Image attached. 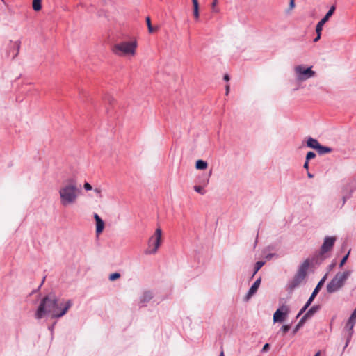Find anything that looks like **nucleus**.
Here are the masks:
<instances>
[{
	"label": "nucleus",
	"instance_id": "1",
	"mask_svg": "<svg viewBox=\"0 0 356 356\" xmlns=\"http://www.w3.org/2000/svg\"><path fill=\"white\" fill-rule=\"evenodd\" d=\"M72 305L70 300H61L50 293L42 300L35 312V318L40 319L47 314H51L52 318H60L67 313Z\"/></svg>",
	"mask_w": 356,
	"mask_h": 356
},
{
	"label": "nucleus",
	"instance_id": "2",
	"mask_svg": "<svg viewBox=\"0 0 356 356\" xmlns=\"http://www.w3.org/2000/svg\"><path fill=\"white\" fill-rule=\"evenodd\" d=\"M81 190L77 181L74 179L65 180L58 189L60 205L66 207L74 204Z\"/></svg>",
	"mask_w": 356,
	"mask_h": 356
},
{
	"label": "nucleus",
	"instance_id": "3",
	"mask_svg": "<svg viewBox=\"0 0 356 356\" xmlns=\"http://www.w3.org/2000/svg\"><path fill=\"white\" fill-rule=\"evenodd\" d=\"M137 46L136 40L121 42L113 46L112 51L114 54L120 56H134Z\"/></svg>",
	"mask_w": 356,
	"mask_h": 356
},
{
	"label": "nucleus",
	"instance_id": "4",
	"mask_svg": "<svg viewBox=\"0 0 356 356\" xmlns=\"http://www.w3.org/2000/svg\"><path fill=\"white\" fill-rule=\"evenodd\" d=\"M350 275V271L343 273H337L333 279L327 284V291L332 293L341 289L345 284L346 281Z\"/></svg>",
	"mask_w": 356,
	"mask_h": 356
},
{
	"label": "nucleus",
	"instance_id": "5",
	"mask_svg": "<svg viewBox=\"0 0 356 356\" xmlns=\"http://www.w3.org/2000/svg\"><path fill=\"white\" fill-rule=\"evenodd\" d=\"M309 266V261L308 259L305 260L299 268L297 273L293 277V280L289 284V289L291 291L298 287L305 279L307 271Z\"/></svg>",
	"mask_w": 356,
	"mask_h": 356
},
{
	"label": "nucleus",
	"instance_id": "6",
	"mask_svg": "<svg viewBox=\"0 0 356 356\" xmlns=\"http://www.w3.org/2000/svg\"><path fill=\"white\" fill-rule=\"evenodd\" d=\"M162 243V230L158 227L154 234L149 238L148 248L145 251L146 254H154L157 252Z\"/></svg>",
	"mask_w": 356,
	"mask_h": 356
},
{
	"label": "nucleus",
	"instance_id": "7",
	"mask_svg": "<svg viewBox=\"0 0 356 356\" xmlns=\"http://www.w3.org/2000/svg\"><path fill=\"white\" fill-rule=\"evenodd\" d=\"M294 73L296 79L298 81H305L307 79L314 77L316 72L312 70V67H306L303 65H299L294 67Z\"/></svg>",
	"mask_w": 356,
	"mask_h": 356
},
{
	"label": "nucleus",
	"instance_id": "8",
	"mask_svg": "<svg viewBox=\"0 0 356 356\" xmlns=\"http://www.w3.org/2000/svg\"><path fill=\"white\" fill-rule=\"evenodd\" d=\"M289 311V307L287 305H282L274 313L273 321L275 323H282L286 318Z\"/></svg>",
	"mask_w": 356,
	"mask_h": 356
},
{
	"label": "nucleus",
	"instance_id": "9",
	"mask_svg": "<svg viewBox=\"0 0 356 356\" xmlns=\"http://www.w3.org/2000/svg\"><path fill=\"white\" fill-rule=\"evenodd\" d=\"M336 237L334 236L325 237L321 248V254H324L325 253L330 251L334 245Z\"/></svg>",
	"mask_w": 356,
	"mask_h": 356
},
{
	"label": "nucleus",
	"instance_id": "10",
	"mask_svg": "<svg viewBox=\"0 0 356 356\" xmlns=\"http://www.w3.org/2000/svg\"><path fill=\"white\" fill-rule=\"evenodd\" d=\"M355 323H356V318H353V316H350V318L348 319V321L346 325V327H345L348 332V339H347L348 341H349V340L352 337V335L353 333V327L355 326Z\"/></svg>",
	"mask_w": 356,
	"mask_h": 356
},
{
	"label": "nucleus",
	"instance_id": "11",
	"mask_svg": "<svg viewBox=\"0 0 356 356\" xmlns=\"http://www.w3.org/2000/svg\"><path fill=\"white\" fill-rule=\"evenodd\" d=\"M153 298L152 292L150 291H145L139 298V303L142 305H145L149 302Z\"/></svg>",
	"mask_w": 356,
	"mask_h": 356
},
{
	"label": "nucleus",
	"instance_id": "12",
	"mask_svg": "<svg viewBox=\"0 0 356 356\" xmlns=\"http://www.w3.org/2000/svg\"><path fill=\"white\" fill-rule=\"evenodd\" d=\"M94 218L96 221V232L97 234H100L104 229V222L97 213L94 215Z\"/></svg>",
	"mask_w": 356,
	"mask_h": 356
},
{
	"label": "nucleus",
	"instance_id": "13",
	"mask_svg": "<svg viewBox=\"0 0 356 356\" xmlns=\"http://www.w3.org/2000/svg\"><path fill=\"white\" fill-rule=\"evenodd\" d=\"M261 283V278L257 279L254 283L252 284V286L250 287L248 294H247V298H250L252 295H254L256 291H257L259 285Z\"/></svg>",
	"mask_w": 356,
	"mask_h": 356
},
{
	"label": "nucleus",
	"instance_id": "14",
	"mask_svg": "<svg viewBox=\"0 0 356 356\" xmlns=\"http://www.w3.org/2000/svg\"><path fill=\"white\" fill-rule=\"evenodd\" d=\"M325 277H324L319 282L318 284H317V286H316V288L314 289V291L312 292L311 296L309 297V301H311L312 302H313L314 299L315 298V297L316 296V295L318 294L321 286L323 284L324 282H325Z\"/></svg>",
	"mask_w": 356,
	"mask_h": 356
},
{
	"label": "nucleus",
	"instance_id": "15",
	"mask_svg": "<svg viewBox=\"0 0 356 356\" xmlns=\"http://www.w3.org/2000/svg\"><path fill=\"white\" fill-rule=\"evenodd\" d=\"M307 145L309 147H311V148H313V149H315L317 150L320 145V143H318V141L316 139H314V138L310 137L307 139Z\"/></svg>",
	"mask_w": 356,
	"mask_h": 356
},
{
	"label": "nucleus",
	"instance_id": "16",
	"mask_svg": "<svg viewBox=\"0 0 356 356\" xmlns=\"http://www.w3.org/2000/svg\"><path fill=\"white\" fill-rule=\"evenodd\" d=\"M335 9V6H332L329 10V11L327 13V14L325 15V17L320 22L323 24H325L329 20L330 17L333 15Z\"/></svg>",
	"mask_w": 356,
	"mask_h": 356
},
{
	"label": "nucleus",
	"instance_id": "17",
	"mask_svg": "<svg viewBox=\"0 0 356 356\" xmlns=\"http://www.w3.org/2000/svg\"><path fill=\"white\" fill-rule=\"evenodd\" d=\"M207 165V163L203 160H197L195 163V168L197 170H205Z\"/></svg>",
	"mask_w": 356,
	"mask_h": 356
},
{
	"label": "nucleus",
	"instance_id": "18",
	"mask_svg": "<svg viewBox=\"0 0 356 356\" xmlns=\"http://www.w3.org/2000/svg\"><path fill=\"white\" fill-rule=\"evenodd\" d=\"M332 148L330 147H325V146H323L320 144L317 151L320 154H327V153H330L332 152Z\"/></svg>",
	"mask_w": 356,
	"mask_h": 356
},
{
	"label": "nucleus",
	"instance_id": "19",
	"mask_svg": "<svg viewBox=\"0 0 356 356\" xmlns=\"http://www.w3.org/2000/svg\"><path fill=\"white\" fill-rule=\"evenodd\" d=\"M32 7L35 11H40L42 9V0H33Z\"/></svg>",
	"mask_w": 356,
	"mask_h": 356
},
{
	"label": "nucleus",
	"instance_id": "20",
	"mask_svg": "<svg viewBox=\"0 0 356 356\" xmlns=\"http://www.w3.org/2000/svg\"><path fill=\"white\" fill-rule=\"evenodd\" d=\"M146 23H147V28H148V31L149 33H152L155 31H157V28H154L152 26V24H151V19L149 17H146Z\"/></svg>",
	"mask_w": 356,
	"mask_h": 356
},
{
	"label": "nucleus",
	"instance_id": "21",
	"mask_svg": "<svg viewBox=\"0 0 356 356\" xmlns=\"http://www.w3.org/2000/svg\"><path fill=\"white\" fill-rule=\"evenodd\" d=\"M307 319L303 316L293 330V334H296L298 330L302 326Z\"/></svg>",
	"mask_w": 356,
	"mask_h": 356
},
{
	"label": "nucleus",
	"instance_id": "22",
	"mask_svg": "<svg viewBox=\"0 0 356 356\" xmlns=\"http://www.w3.org/2000/svg\"><path fill=\"white\" fill-rule=\"evenodd\" d=\"M318 309V307H312L310 308L306 314L303 316L306 319L312 316Z\"/></svg>",
	"mask_w": 356,
	"mask_h": 356
},
{
	"label": "nucleus",
	"instance_id": "23",
	"mask_svg": "<svg viewBox=\"0 0 356 356\" xmlns=\"http://www.w3.org/2000/svg\"><path fill=\"white\" fill-rule=\"evenodd\" d=\"M311 304H312V302L309 300H307V302H306L305 306L300 309V311L298 314L297 318H298L300 315H302L306 311V309L309 307V305Z\"/></svg>",
	"mask_w": 356,
	"mask_h": 356
},
{
	"label": "nucleus",
	"instance_id": "24",
	"mask_svg": "<svg viewBox=\"0 0 356 356\" xmlns=\"http://www.w3.org/2000/svg\"><path fill=\"white\" fill-rule=\"evenodd\" d=\"M194 190L201 194V195H204L205 193V190L204 189L203 186H194Z\"/></svg>",
	"mask_w": 356,
	"mask_h": 356
},
{
	"label": "nucleus",
	"instance_id": "25",
	"mask_svg": "<svg viewBox=\"0 0 356 356\" xmlns=\"http://www.w3.org/2000/svg\"><path fill=\"white\" fill-rule=\"evenodd\" d=\"M325 24L319 22L316 26V34H321V31H322V29H323V26Z\"/></svg>",
	"mask_w": 356,
	"mask_h": 356
},
{
	"label": "nucleus",
	"instance_id": "26",
	"mask_svg": "<svg viewBox=\"0 0 356 356\" xmlns=\"http://www.w3.org/2000/svg\"><path fill=\"white\" fill-rule=\"evenodd\" d=\"M264 262H263V261H257L256 263L254 275L258 272V270L264 266Z\"/></svg>",
	"mask_w": 356,
	"mask_h": 356
},
{
	"label": "nucleus",
	"instance_id": "27",
	"mask_svg": "<svg viewBox=\"0 0 356 356\" xmlns=\"http://www.w3.org/2000/svg\"><path fill=\"white\" fill-rule=\"evenodd\" d=\"M120 277V274L118 273H114L109 275V280L111 281H115V280Z\"/></svg>",
	"mask_w": 356,
	"mask_h": 356
},
{
	"label": "nucleus",
	"instance_id": "28",
	"mask_svg": "<svg viewBox=\"0 0 356 356\" xmlns=\"http://www.w3.org/2000/svg\"><path fill=\"white\" fill-rule=\"evenodd\" d=\"M291 328L290 325H284L282 327L280 331L282 333V335H284Z\"/></svg>",
	"mask_w": 356,
	"mask_h": 356
},
{
	"label": "nucleus",
	"instance_id": "29",
	"mask_svg": "<svg viewBox=\"0 0 356 356\" xmlns=\"http://www.w3.org/2000/svg\"><path fill=\"white\" fill-rule=\"evenodd\" d=\"M217 4H218V0H213L211 3V8H212L213 12H214V13L219 12V9L216 7Z\"/></svg>",
	"mask_w": 356,
	"mask_h": 356
},
{
	"label": "nucleus",
	"instance_id": "30",
	"mask_svg": "<svg viewBox=\"0 0 356 356\" xmlns=\"http://www.w3.org/2000/svg\"><path fill=\"white\" fill-rule=\"evenodd\" d=\"M316 156V154L313 152H309L306 155V160L309 161L312 159H314Z\"/></svg>",
	"mask_w": 356,
	"mask_h": 356
},
{
	"label": "nucleus",
	"instance_id": "31",
	"mask_svg": "<svg viewBox=\"0 0 356 356\" xmlns=\"http://www.w3.org/2000/svg\"><path fill=\"white\" fill-rule=\"evenodd\" d=\"M193 17H194L196 21H198L199 17H200L199 10L193 9Z\"/></svg>",
	"mask_w": 356,
	"mask_h": 356
},
{
	"label": "nucleus",
	"instance_id": "32",
	"mask_svg": "<svg viewBox=\"0 0 356 356\" xmlns=\"http://www.w3.org/2000/svg\"><path fill=\"white\" fill-rule=\"evenodd\" d=\"M193 9L199 10L198 0H192Z\"/></svg>",
	"mask_w": 356,
	"mask_h": 356
},
{
	"label": "nucleus",
	"instance_id": "33",
	"mask_svg": "<svg viewBox=\"0 0 356 356\" xmlns=\"http://www.w3.org/2000/svg\"><path fill=\"white\" fill-rule=\"evenodd\" d=\"M349 253H348L346 256L343 257V258L341 259L340 262V266H343L344 264L346 263V260L348 259Z\"/></svg>",
	"mask_w": 356,
	"mask_h": 356
},
{
	"label": "nucleus",
	"instance_id": "34",
	"mask_svg": "<svg viewBox=\"0 0 356 356\" xmlns=\"http://www.w3.org/2000/svg\"><path fill=\"white\" fill-rule=\"evenodd\" d=\"M83 187L86 190V191H90V190H92V186L88 183V182H86L83 185Z\"/></svg>",
	"mask_w": 356,
	"mask_h": 356
},
{
	"label": "nucleus",
	"instance_id": "35",
	"mask_svg": "<svg viewBox=\"0 0 356 356\" xmlns=\"http://www.w3.org/2000/svg\"><path fill=\"white\" fill-rule=\"evenodd\" d=\"M294 7H295L294 0H291L290 3H289V10L293 9Z\"/></svg>",
	"mask_w": 356,
	"mask_h": 356
},
{
	"label": "nucleus",
	"instance_id": "36",
	"mask_svg": "<svg viewBox=\"0 0 356 356\" xmlns=\"http://www.w3.org/2000/svg\"><path fill=\"white\" fill-rule=\"evenodd\" d=\"M269 347H270L269 344H268V343H266V344L264 346L263 348H262V351H263V352H266V351H268V349H269Z\"/></svg>",
	"mask_w": 356,
	"mask_h": 356
},
{
	"label": "nucleus",
	"instance_id": "37",
	"mask_svg": "<svg viewBox=\"0 0 356 356\" xmlns=\"http://www.w3.org/2000/svg\"><path fill=\"white\" fill-rule=\"evenodd\" d=\"M107 100L108 103L111 104L112 101L113 100V98L112 97L108 96L105 97V100Z\"/></svg>",
	"mask_w": 356,
	"mask_h": 356
},
{
	"label": "nucleus",
	"instance_id": "38",
	"mask_svg": "<svg viewBox=\"0 0 356 356\" xmlns=\"http://www.w3.org/2000/svg\"><path fill=\"white\" fill-rule=\"evenodd\" d=\"M304 168L306 169V170H308L309 168V161H305V163H304V165H303Z\"/></svg>",
	"mask_w": 356,
	"mask_h": 356
},
{
	"label": "nucleus",
	"instance_id": "39",
	"mask_svg": "<svg viewBox=\"0 0 356 356\" xmlns=\"http://www.w3.org/2000/svg\"><path fill=\"white\" fill-rule=\"evenodd\" d=\"M316 37L314 39V42H316L317 41H318L321 38V34H316Z\"/></svg>",
	"mask_w": 356,
	"mask_h": 356
},
{
	"label": "nucleus",
	"instance_id": "40",
	"mask_svg": "<svg viewBox=\"0 0 356 356\" xmlns=\"http://www.w3.org/2000/svg\"><path fill=\"white\" fill-rule=\"evenodd\" d=\"M224 80L228 81L229 80V76L228 74H225L224 76Z\"/></svg>",
	"mask_w": 356,
	"mask_h": 356
},
{
	"label": "nucleus",
	"instance_id": "41",
	"mask_svg": "<svg viewBox=\"0 0 356 356\" xmlns=\"http://www.w3.org/2000/svg\"><path fill=\"white\" fill-rule=\"evenodd\" d=\"M229 91V85H227V86H226V95H228Z\"/></svg>",
	"mask_w": 356,
	"mask_h": 356
},
{
	"label": "nucleus",
	"instance_id": "42",
	"mask_svg": "<svg viewBox=\"0 0 356 356\" xmlns=\"http://www.w3.org/2000/svg\"><path fill=\"white\" fill-rule=\"evenodd\" d=\"M95 192L97 193H101V189L99 188H96L95 189Z\"/></svg>",
	"mask_w": 356,
	"mask_h": 356
},
{
	"label": "nucleus",
	"instance_id": "43",
	"mask_svg": "<svg viewBox=\"0 0 356 356\" xmlns=\"http://www.w3.org/2000/svg\"><path fill=\"white\" fill-rule=\"evenodd\" d=\"M307 176L309 178H313L314 177V175L312 174H311L310 172H307Z\"/></svg>",
	"mask_w": 356,
	"mask_h": 356
},
{
	"label": "nucleus",
	"instance_id": "44",
	"mask_svg": "<svg viewBox=\"0 0 356 356\" xmlns=\"http://www.w3.org/2000/svg\"><path fill=\"white\" fill-rule=\"evenodd\" d=\"M320 355H321V353H320V351H318V352H317V353L315 354V355H314V356H320Z\"/></svg>",
	"mask_w": 356,
	"mask_h": 356
},
{
	"label": "nucleus",
	"instance_id": "45",
	"mask_svg": "<svg viewBox=\"0 0 356 356\" xmlns=\"http://www.w3.org/2000/svg\"><path fill=\"white\" fill-rule=\"evenodd\" d=\"M208 183H209V179H207L204 181V185H207Z\"/></svg>",
	"mask_w": 356,
	"mask_h": 356
},
{
	"label": "nucleus",
	"instance_id": "46",
	"mask_svg": "<svg viewBox=\"0 0 356 356\" xmlns=\"http://www.w3.org/2000/svg\"><path fill=\"white\" fill-rule=\"evenodd\" d=\"M219 356H225L223 350L221 351Z\"/></svg>",
	"mask_w": 356,
	"mask_h": 356
}]
</instances>
